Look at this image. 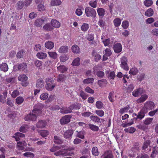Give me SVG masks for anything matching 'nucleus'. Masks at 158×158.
<instances>
[{
    "instance_id": "nucleus-63",
    "label": "nucleus",
    "mask_w": 158,
    "mask_h": 158,
    "mask_svg": "<svg viewBox=\"0 0 158 158\" xmlns=\"http://www.w3.org/2000/svg\"><path fill=\"white\" fill-rule=\"evenodd\" d=\"M134 89V86L133 84H130L128 85L127 88V92H130L132 91Z\"/></svg>"
},
{
    "instance_id": "nucleus-25",
    "label": "nucleus",
    "mask_w": 158,
    "mask_h": 158,
    "mask_svg": "<svg viewBox=\"0 0 158 158\" xmlns=\"http://www.w3.org/2000/svg\"><path fill=\"white\" fill-rule=\"evenodd\" d=\"M68 48L67 46H62L59 48L58 52L60 53H65L68 52Z\"/></svg>"
},
{
    "instance_id": "nucleus-55",
    "label": "nucleus",
    "mask_w": 158,
    "mask_h": 158,
    "mask_svg": "<svg viewBox=\"0 0 158 158\" xmlns=\"http://www.w3.org/2000/svg\"><path fill=\"white\" fill-rule=\"evenodd\" d=\"M69 58L68 56L67 55H64L63 56H60V61L64 62L66 61Z\"/></svg>"
},
{
    "instance_id": "nucleus-32",
    "label": "nucleus",
    "mask_w": 158,
    "mask_h": 158,
    "mask_svg": "<svg viewBox=\"0 0 158 158\" xmlns=\"http://www.w3.org/2000/svg\"><path fill=\"white\" fill-rule=\"evenodd\" d=\"M90 118L91 119L93 122L95 123H101V119L99 118L98 116H94V115H91L90 117Z\"/></svg>"
},
{
    "instance_id": "nucleus-60",
    "label": "nucleus",
    "mask_w": 158,
    "mask_h": 158,
    "mask_svg": "<svg viewBox=\"0 0 158 158\" xmlns=\"http://www.w3.org/2000/svg\"><path fill=\"white\" fill-rule=\"evenodd\" d=\"M92 114V113L89 111L81 113L82 116L84 118L89 117Z\"/></svg>"
},
{
    "instance_id": "nucleus-9",
    "label": "nucleus",
    "mask_w": 158,
    "mask_h": 158,
    "mask_svg": "<svg viewBox=\"0 0 158 158\" xmlns=\"http://www.w3.org/2000/svg\"><path fill=\"white\" fill-rule=\"evenodd\" d=\"M14 68L15 69L17 68L19 70L23 71L27 69V65L26 63H22L15 65L14 66Z\"/></svg>"
},
{
    "instance_id": "nucleus-47",
    "label": "nucleus",
    "mask_w": 158,
    "mask_h": 158,
    "mask_svg": "<svg viewBox=\"0 0 158 158\" xmlns=\"http://www.w3.org/2000/svg\"><path fill=\"white\" fill-rule=\"evenodd\" d=\"M65 78V76L64 74H59L57 79V81L58 82L63 81Z\"/></svg>"
},
{
    "instance_id": "nucleus-43",
    "label": "nucleus",
    "mask_w": 158,
    "mask_h": 158,
    "mask_svg": "<svg viewBox=\"0 0 158 158\" xmlns=\"http://www.w3.org/2000/svg\"><path fill=\"white\" fill-rule=\"evenodd\" d=\"M153 118H147L143 120V123L145 125H148L151 124L153 121Z\"/></svg>"
},
{
    "instance_id": "nucleus-10",
    "label": "nucleus",
    "mask_w": 158,
    "mask_h": 158,
    "mask_svg": "<svg viewBox=\"0 0 158 158\" xmlns=\"http://www.w3.org/2000/svg\"><path fill=\"white\" fill-rule=\"evenodd\" d=\"M73 133V131L72 130H68L64 132L63 136L66 139H71Z\"/></svg>"
},
{
    "instance_id": "nucleus-44",
    "label": "nucleus",
    "mask_w": 158,
    "mask_h": 158,
    "mask_svg": "<svg viewBox=\"0 0 158 158\" xmlns=\"http://www.w3.org/2000/svg\"><path fill=\"white\" fill-rule=\"evenodd\" d=\"M54 142L56 144H60L62 143V140L59 138V137L57 136H54Z\"/></svg>"
},
{
    "instance_id": "nucleus-49",
    "label": "nucleus",
    "mask_w": 158,
    "mask_h": 158,
    "mask_svg": "<svg viewBox=\"0 0 158 158\" xmlns=\"http://www.w3.org/2000/svg\"><path fill=\"white\" fill-rule=\"evenodd\" d=\"M80 96L82 99L85 100L87 99L88 96L84 91L81 90L79 93Z\"/></svg>"
},
{
    "instance_id": "nucleus-12",
    "label": "nucleus",
    "mask_w": 158,
    "mask_h": 158,
    "mask_svg": "<svg viewBox=\"0 0 158 158\" xmlns=\"http://www.w3.org/2000/svg\"><path fill=\"white\" fill-rule=\"evenodd\" d=\"M113 48L115 53H118L122 50V45L120 43H117L114 45Z\"/></svg>"
},
{
    "instance_id": "nucleus-53",
    "label": "nucleus",
    "mask_w": 158,
    "mask_h": 158,
    "mask_svg": "<svg viewBox=\"0 0 158 158\" xmlns=\"http://www.w3.org/2000/svg\"><path fill=\"white\" fill-rule=\"evenodd\" d=\"M129 23L127 20L123 21L122 23V26L124 29H127L129 26Z\"/></svg>"
},
{
    "instance_id": "nucleus-34",
    "label": "nucleus",
    "mask_w": 158,
    "mask_h": 158,
    "mask_svg": "<svg viewBox=\"0 0 158 158\" xmlns=\"http://www.w3.org/2000/svg\"><path fill=\"white\" fill-rule=\"evenodd\" d=\"M154 14L153 10L152 8L148 9L145 13V15L147 17H151Z\"/></svg>"
},
{
    "instance_id": "nucleus-41",
    "label": "nucleus",
    "mask_w": 158,
    "mask_h": 158,
    "mask_svg": "<svg viewBox=\"0 0 158 158\" xmlns=\"http://www.w3.org/2000/svg\"><path fill=\"white\" fill-rule=\"evenodd\" d=\"M89 25L85 23H84L81 27V30L83 31H86L89 29Z\"/></svg>"
},
{
    "instance_id": "nucleus-6",
    "label": "nucleus",
    "mask_w": 158,
    "mask_h": 158,
    "mask_svg": "<svg viewBox=\"0 0 158 158\" xmlns=\"http://www.w3.org/2000/svg\"><path fill=\"white\" fill-rule=\"evenodd\" d=\"M71 118V116L68 115H65L60 120V124L63 125L68 123L70 122Z\"/></svg>"
},
{
    "instance_id": "nucleus-37",
    "label": "nucleus",
    "mask_w": 158,
    "mask_h": 158,
    "mask_svg": "<svg viewBox=\"0 0 158 158\" xmlns=\"http://www.w3.org/2000/svg\"><path fill=\"white\" fill-rule=\"evenodd\" d=\"M0 68L1 70L6 72L8 69V67L7 64L6 63H3L0 65Z\"/></svg>"
},
{
    "instance_id": "nucleus-26",
    "label": "nucleus",
    "mask_w": 158,
    "mask_h": 158,
    "mask_svg": "<svg viewBox=\"0 0 158 158\" xmlns=\"http://www.w3.org/2000/svg\"><path fill=\"white\" fill-rule=\"evenodd\" d=\"M80 58H75L73 61L71 65L73 66H78L80 64Z\"/></svg>"
},
{
    "instance_id": "nucleus-59",
    "label": "nucleus",
    "mask_w": 158,
    "mask_h": 158,
    "mask_svg": "<svg viewBox=\"0 0 158 158\" xmlns=\"http://www.w3.org/2000/svg\"><path fill=\"white\" fill-rule=\"evenodd\" d=\"M114 91L110 92L109 94L108 98L110 102H114V100L113 99L114 98Z\"/></svg>"
},
{
    "instance_id": "nucleus-14",
    "label": "nucleus",
    "mask_w": 158,
    "mask_h": 158,
    "mask_svg": "<svg viewBox=\"0 0 158 158\" xmlns=\"http://www.w3.org/2000/svg\"><path fill=\"white\" fill-rule=\"evenodd\" d=\"M24 137L25 135L24 134L19 132L15 133V135L12 136V137L15 139L16 141H18L20 140L21 138H24Z\"/></svg>"
},
{
    "instance_id": "nucleus-21",
    "label": "nucleus",
    "mask_w": 158,
    "mask_h": 158,
    "mask_svg": "<svg viewBox=\"0 0 158 158\" xmlns=\"http://www.w3.org/2000/svg\"><path fill=\"white\" fill-rule=\"evenodd\" d=\"M92 56L94 57L95 61L98 62L101 58V56L100 54L98 53L94 50H93L92 52Z\"/></svg>"
},
{
    "instance_id": "nucleus-19",
    "label": "nucleus",
    "mask_w": 158,
    "mask_h": 158,
    "mask_svg": "<svg viewBox=\"0 0 158 158\" xmlns=\"http://www.w3.org/2000/svg\"><path fill=\"white\" fill-rule=\"evenodd\" d=\"M44 45L46 48L50 50L53 48L54 44L53 42L50 41H48L45 42Z\"/></svg>"
},
{
    "instance_id": "nucleus-42",
    "label": "nucleus",
    "mask_w": 158,
    "mask_h": 158,
    "mask_svg": "<svg viewBox=\"0 0 158 158\" xmlns=\"http://www.w3.org/2000/svg\"><path fill=\"white\" fill-rule=\"evenodd\" d=\"M16 103L18 105H20L22 104L24 102L23 98L21 96H19L16 98L15 99Z\"/></svg>"
},
{
    "instance_id": "nucleus-52",
    "label": "nucleus",
    "mask_w": 158,
    "mask_h": 158,
    "mask_svg": "<svg viewBox=\"0 0 158 158\" xmlns=\"http://www.w3.org/2000/svg\"><path fill=\"white\" fill-rule=\"evenodd\" d=\"M144 5L147 7H149L153 3L152 1L151 0H145L144 1Z\"/></svg>"
},
{
    "instance_id": "nucleus-56",
    "label": "nucleus",
    "mask_w": 158,
    "mask_h": 158,
    "mask_svg": "<svg viewBox=\"0 0 158 158\" xmlns=\"http://www.w3.org/2000/svg\"><path fill=\"white\" fill-rule=\"evenodd\" d=\"M103 104L102 102L100 101H98L96 103V106L97 108L101 109L103 106Z\"/></svg>"
},
{
    "instance_id": "nucleus-4",
    "label": "nucleus",
    "mask_w": 158,
    "mask_h": 158,
    "mask_svg": "<svg viewBox=\"0 0 158 158\" xmlns=\"http://www.w3.org/2000/svg\"><path fill=\"white\" fill-rule=\"evenodd\" d=\"M120 67H121L126 71L129 70V67L127 64V59L125 56H123L120 59Z\"/></svg>"
},
{
    "instance_id": "nucleus-22",
    "label": "nucleus",
    "mask_w": 158,
    "mask_h": 158,
    "mask_svg": "<svg viewBox=\"0 0 158 158\" xmlns=\"http://www.w3.org/2000/svg\"><path fill=\"white\" fill-rule=\"evenodd\" d=\"M36 56L39 59L43 60L46 58L47 54L43 52H39L37 53Z\"/></svg>"
},
{
    "instance_id": "nucleus-38",
    "label": "nucleus",
    "mask_w": 158,
    "mask_h": 158,
    "mask_svg": "<svg viewBox=\"0 0 158 158\" xmlns=\"http://www.w3.org/2000/svg\"><path fill=\"white\" fill-rule=\"evenodd\" d=\"M94 81L93 78H88L85 79L83 81V82L84 84H92Z\"/></svg>"
},
{
    "instance_id": "nucleus-46",
    "label": "nucleus",
    "mask_w": 158,
    "mask_h": 158,
    "mask_svg": "<svg viewBox=\"0 0 158 158\" xmlns=\"http://www.w3.org/2000/svg\"><path fill=\"white\" fill-rule=\"evenodd\" d=\"M49 56L53 59H56L57 57V54L56 53L54 52H48Z\"/></svg>"
},
{
    "instance_id": "nucleus-64",
    "label": "nucleus",
    "mask_w": 158,
    "mask_h": 158,
    "mask_svg": "<svg viewBox=\"0 0 158 158\" xmlns=\"http://www.w3.org/2000/svg\"><path fill=\"white\" fill-rule=\"evenodd\" d=\"M96 114L100 117H102L104 114V112L102 110H97L95 111Z\"/></svg>"
},
{
    "instance_id": "nucleus-29",
    "label": "nucleus",
    "mask_w": 158,
    "mask_h": 158,
    "mask_svg": "<svg viewBox=\"0 0 158 158\" xmlns=\"http://www.w3.org/2000/svg\"><path fill=\"white\" fill-rule=\"evenodd\" d=\"M72 50L73 53L77 54H78L80 52V48L77 45H74L72 46Z\"/></svg>"
},
{
    "instance_id": "nucleus-1",
    "label": "nucleus",
    "mask_w": 158,
    "mask_h": 158,
    "mask_svg": "<svg viewBox=\"0 0 158 158\" xmlns=\"http://www.w3.org/2000/svg\"><path fill=\"white\" fill-rule=\"evenodd\" d=\"M46 88L48 91H52L55 87L56 84L54 83L53 78H48L46 80Z\"/></svg>"
},
{
    "instance_id": "nucleus-31",
    "label": "nucleus",
    "mask_w": 158,
    "mask_h": 158,
    "mask_svg": "<svg viewBox=\"0 0 158 158\" xmlns=\"http://www.w3.org/2000/svg\"><path fill=\"white\" fill-rule=\"evenodd\" d=\"M61 4V2L60 0H52L50 2L51 6H57Z\"/></svg>"
},
{
    "instance_id": "nucleus-33",
    "label": "nucleus",
    "mask_w": 158,
    "mask_h": 158,
    "mask_svg": "<svg viewBox=\"0 0 158 158\" xmlns=\"http://www.w3.org/2000/svg\"><path fill=\"white\" fill-rule=\"evenodd\" d=\"M57 69L60 72L64 73L67 71V68L64 65H60L57 67Z\"/></svg>"
},
{
    "instance_id": "nucleus-35",
    "label": "nucleus",
    "mask_w": 158,
    "mask_h": 158,
    "mask_svg": "<svg viewBox=\"0 0 158 158\" xmlns=\"http://www.w3.org/2000/svg\"><path fill=\"white\" fill-rule=\"evenodd\" d=\"M139 72V70L135 67H133L130 69L129 73L131 75H135Z\"/></svg>"
},
{
    "instance_id": "nucleus-28",
    "label": "nucleus",
    "mask_w": 158,
    "mask_h": 158,
    "mask_svg": "<svg viewBox=\"0 0 158 158\" xmlns=\"http://www.w3.org/2000/svg\"><path fill=\"white\" fill-rule=\"evenodd\" d=\"M151 142L149 140H147L145 141L143 143L142 147V149L145 151V150L149 146Z\"/></svg>"
},
{
    "instance_id": "nucleus-18",
    "label": "nucleus",
    "mask_w": 158,
    "mask_h": 158,
    "mask_svg": "<svg viewBox=\"0 0 158 158\" xmlns=\"http://www.w3.org/2000/svg\"><path fill=\"white\" fill-rule=\"evenodd\" d=\"M44 20L42 19H36L34 23V25L36 27H41L42 25L44 23Z\"/></svg>"
},
{
    "instance_id": "nucleus-39",
    "label": "nucleus",
    "mask_w": 158,
    "mask_h": 158,
    "mask_svg": "<svg viewBox=\"0 0 158 158\" xmlns=\"http://www.w3.org/2000/svg\"><path fill=\"white\" fill-rule=\"evenodd\" d=\"M121 19L118 18H115L113 21V23L115 27H119L121 24Z\"/></svg>"
},
{
    "instance_id": "nucleus-36",
    "label": "nucleus",
    "mask_w": 158,
    "mask_h": 158,
    "mask_svg": "<svg viewBox=\"0 0 158 158\" xmlns=\"http://www.w3.org/2000/svg\"><path fill=\"white\" fill-rule=\"evenodd\" d=\"M32 113L33 115H35L36 117L40 115L42 113V111L40 109L38 108H34L32 110Z\"/></svg>"
},
{
    "instance_id": "nucleus-2",
    "label": "nucleus",
    "mask_w": 158,
    "mask_h": 158,
    "mask_svg": "<svg viewBox=\"0 0 158 158\" xmlns=\"http://www.w3.org/2000/svg\"><path fill=\"white\" fill-rule=\"evenodd\" d=\"M155 105L153 102L151 101H147L144 104L143 108L147 112L148 110L153 109Z\"/></svg>"
},
{
    "instance_id": "nucleus-5",
    "label": "nucleus",
    "mask_w": 158,
    "mask_h": 158,
    "mask_svg": "<svg viewBox=\"0 0 158 158\" xmlns=\"http://www.w3.org/2000/svg\"><path fill=\"white\" fill-rule=\"evenodd\" d=\"M74 109V106L72 105L68 107H62L60 109V112L62 114H68L71 113Z\"/></svg>"
},
{
    "instance_id": "nucleus-58",
    "label": "nucleus",
    "mask_w": 158,
    "mask_h": 158,
    "mask_svg": "<svg viewBox=\"0 0 158 158\" xmlns=\"http://www.w3.org/2000/svg\"><path fill=\"white\" fill-rule=\"evenodd\" d=\"M19 94V92L17 90H15L12 92L11 96L13 98H15Z\"/></svg>"
},
{
    "instance_id": "nucleus-48",
    "label": "nucleus",
    "mask_w": 158,
    "mask_h": 158,
    "mask_svg": "<svg viewBox=\"0 0 158 158\" xmlns=\"http://www.w3.org/2000/svg\"><path fill=\"white\" fill-rule=\"evenodd\" d=\"M89 128L92 131H97L99 130V127L98 126L92 124L89 125Z\"/></svg>"
},
{
    "instance_id": "nucleus-57",
    "label": "nucleus",
    "mask_w": 158,
    "mask_h": 158,
    "mask_svg": "<svg viewBox=\"0 0 158 158\" xmlns=\"http://www.w3.org/2000/svg\"><path fill=\"white\" fill-rule=\"evenodd\" d=\"M6 104L8 106L11 107H12L14 106L13 101L9 98H7V99Z\"/></svg>"
},
{
    "instance_id": "nucleus-23",
    "label": "nucleus",
    "mask_w": 158,
    "mask_h": 158,
    "mask_svg": "<svg viewBox=\"0 0 158 158\" xmlns=\"http://www.w3.org/2000/svg\"><path fill=\"white\" fill-rule=\"evenodd\" d=\"M52 26L55 28H58L60 26V23L55 19H52L51 22Z\"/></svg>"
},
{
    "instance_id": "nucleus-45",
    "label": "nucleus",
    "mask_w": 158,
    "mask_h": 158,
    "mask_svg": "<svg viewBox=\"0 0 158 158\" xmlns=\"http://www.w3.org/2000/svg\"><path fill=\"white\" fill-rule=\"evenodd\" d=\"M28 129V125H23L20 127L19 131L21 132L25 133Z\"/></svg>"
},
{
    "instance_id": "nucleus-15",
    "label": "nucleus",
    "mask_w": 158,
    "mask_h": 158,
    "mask_svg": "<svg viewBox=\"0 0 158 158\" xmlns=\"http://www.w3.org/2000/svg\"><path fill=\"white\" fill-rule=\"evenodd\" d=\"M147 112L142 108V109L138 113L137 117L135 118L136 119H141L143 118L145 116V114Z\"/></svg>"
},
{
    "instance_id": "nucleus-27",
    "label": "nucleus",
    "mask_w": 158,
    "mask_h": 158,
    "mask_svg": "<svg viewBox=\"0 0 158 158\" xmlns=\"http://www.w3.org/2000/svg\"><path fill=\"white\" fill-rule=\"evenodd\" d=\"M43 28L47 31H52L53 28L51 26L49 23L45 24L43 27Z\"/></svg>"
},
{
    "instance_id": "nucleus-24",
    "label": "nucleus",
    "mask_w": 158,
    "mask_h": 158,
    "mask_svg": "<svg viewBox=\"0 0 158 158\" xmlns=\"http://www.w3.org/2000/svg\"><path fill=\"white\" fill-rule=\"evenodd\" d=\"M148 98V96L146 94H143L141 97L137 100V102L138 103L143 102L146 101Z\"/></svg>"
},
{
    "instance_id": "nucleus-61",
    "label": "nucleus",
    "mask_w": 158,
    "mask_h": 158,
    "mask_svg": "<svg viewBox=\"0 0 158 158\" xmlns=\"http://www.w3.org/2000/svg\"><path fill=\"white\" fill-rule=\"evenodd\" d=\"M23 155L26 157L33 158L34 157V154L32 152H26L23 153Z\"/></svg>"
},
{
    "instance_id": "nucleus-20",
    "label": "nucleus",
    "mask_w": 158,
    "mask_h": 158,
    "mask_svg": "<svg viewBox=\"0 0 158 158\" xmlns=\"http://www.w3.org/2000/svg\"><path fill=\"white\" fill-rule=\"evenodd\" d=\"M98 15L100 18H102L105 14V10L102 8H98L97 9Z\"/></svg>"
},
{
    "instance_id": "nucleus-54",
    "label": "nucleus",
    "mask_w": 158,
    "mask_h": 158,
    "mask_svg": "<svg viewBox=\"0 0 158 158\" xmlns=\"http://www.w3.org/2000/svg\"><path fill=\"white\" fill-rule=\"evenodd\" d=\"M48 94L46 93H44L41 94L40 96V98L42 100H44L48 97Z\"/></svg>"
},
{
    "instance_id": "nucleus-13",
    "label": "nucleus",
    "mask_w": 158,
    "mask_h": 158,
    "mask_svg": "<svg viewBox=\"0 0 158 158\" xmlns=\"http://www.w3.org/2000/svg\"><path fill=\"white\" fill-rule=\"evenodd\" d=\"M47 125V122L45 120H40L37 123L36 127L38 128H42L44 127Z\"/></svg>"
},
{
    "instance_id": "nucleus-30",
    "label": "nucleus",
    "mask_w": 158,
    "mask_h": 158,
    "mask_svg": "<svg viewBox=\"0 0 158 158\" xmlns=\"http://www.w3.org/2000/svg\"><path fill=\"white\" fill-rule=\"evenodd\" d=\"M18 78L19 81L24 82L27 80L28 77L25 74H21L19 76Z\"/></svg>"
},
{
    "instance_id": "nucleus-51",
    "label": "nucleus",
    "mask_w": 158,
    "mask_h": 158,
    "mask_svg": "<svg viewBox=\"0 0 158 158\" xmlns=\"http://www.w3.org/2000/svg\"><path fill=\"white\" fill-rule=\"evenodd\" d=\"M24 54V52L23 50L19 51L16 54V56L18 58H21L23 57Z\"/></svg>"
},
{
    "instance_id": "nucleus-17",
    "label": "nucleus",
    "mask_w": 158,
    "mask_h": 158,
    "mask_svg": "<svg viewBox=\"0 0 158 158\" xmlns=\"http://www.w3.org/2000/svg\"><path fill=\"white\" fill-rule=\"evenodd\" d=\"M44 85V82L42 78H40L37 81L36 86L38 88H42Z\"/></svg>"
},
{
    "instance_id": "nucleus-11",
    "label": "nucleus",
    "mask_w": 158,
    "mask_h": 158,
    "mask_svg": "<svg viewBox=\"0 0 158 158\" xmlns=\"http://www.w3.org/2000/svg\"><path fill=\"white\" fill-rule=\"evenodd\" d=\"M143 89L142 88H139L135 89L132 92V95L135 97H138L142 94L143 93Z\"/></svg>"
},
{
    "instance_id": "nucleus-16",
    "label": "nucleus",
    "mask_w": 158,
    "mask_h": 158,
    "mask_svg": "<svg viewBox=\"0 0 158 158\" xmlns=\"http://www.w3.org/2000/svg\"><path fill=\"white\" fill-rule=\"evenodd\" d=\"M27 143L24 141L22 142L19 141L17 143V146L19 150H23L24 149V146H26Z\"/></svg>"
},
{
    "instance_id": "nucleus-50",
    "label": "nucleus",
    "mask_w": 158,
    "mask_h": 158,
    "mask_svg": "<svg viewBox=\"0 0 158 158\" xmlns=\"http://www.w3.org/2000/svg\"><path fill=\"white\" fill-rule=\"evenodd\" d=\"M17 8L18 10H20L22 9L24 6V2L23 1H19L17 3Z\"/></svg>"
},
{
    "instance_id": "nucleus-40",
    "label": "nucleus",
    "mask_w": 158,
    "mask_h": 158,
    "mask_svg": "<svg viewBox=\"0 0 158 158\" xmlns=\"http://www.w3.org/2000/svg\"><path fill=\"white\" fill-rule=\"evenodd\" d=\"M92 153L93 155L95 156H98L99 154V152L96 147H94L92 149Z\"/></svg>"
},
{
    "instance_id": "nucleus-3",
    "label": "nucleus",
    "mask_w": 158,
    "mask_h": 158,
    "mask_svg": "<svg viewBox=\"0 0 158 158\" xmlns=\"http://www.w3.org/2000/svg\"><path fill=\"white\" fill-rule=\"evenodd\" d=\"M85 15L87 17L94 18L96 16V12L94 9L90 7H87L85 8Z\"/></svg>"
},
{
    "instance_id": "nucleus-62",
    "label": "nucleus",
    "mask_w": 158,
    "mask_h": 158,
    "mask_svg": "<svg viewBox=\"0 0 158 158\" xmlns=\"http://www.w3.org/2000/svg\"><path fill=\"white\" fill-rule=\"evenodd\" d=\"M96 74L98 77L103 78L104 76V73L101 71H98L96 73Z\"/></svg>"
},
{
    "instance_id": "nucleus-7",
    "label": "nucleus",
    "mask_w": 158,
    "mask_h": 158,
    "mask_svg": "<svg viewBox=\"0 0 158 158\" xmlns=\"http://www.w3.org/2000/svg\"><path fill=\"white\" fill-rule=\"evenodd\" d=\"M54 154L56 156H71V155H70L69 153L68 152V151L67 149L61 150L55 152Z\"/></svg>"
},
{
    "instance_id": "nucleus-8",
    "label": "nucleus",
    "mask_w": 158,
    "mask_h": 158,
    "mask_svg": "<svg viewBox=\"0 0 158 158\" xmlns=\"http://www.w3.org/2000/svg\"><path fill=\"white\" fill-rule=\"evenodd\" d=\"M36 119L35 115L33 114L31 112L26 115L24 118L25 120L27 121H35Z\"/></svg>"
}]
</instances>
